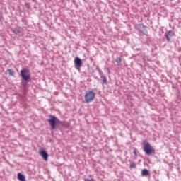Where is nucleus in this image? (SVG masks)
I'll return each instance as SVG.
<instances>
[{"mask_svg": "<svg viewBox=\"0 0 181 181\" xmlns=\"http://www.w3.org/2000/svg\"><path fill=\"white\" fill-rule=\"evenodd\" d=\"M84 98L86 103H93V101L95 100V93H94L93 90H89L85 94Z\"/></svg>", "mask_w": 181, "mask_h": 181, "instance_id": "obj_1", "label": "nucleus"}, {"mask_svg": "<svg viewBox=\"0 0 181 181\" xmlns=\"http://www.w3.org/2000/svg\"><path fill=\"white\" fill-rule=\"evenodd\" d=\"M144 151L145 152L146 155H151V153H155V148L151 146V144L146 143L144 144Z\"/></svg>", "mask_w": 181, "mask_h": 181, "instance_id": "obj_2", "label": "nucleus"}, {"mask_svg": "<svg viewBox=\"0 0 181 181\" xmlns=\"http://www.w3.org/2000/svg\"><path fill=\"white\" fill-rule=\"evenodd\" d=\"M21 74L22 78L25 81H28L30 78V75L29 74V71L28 69H23L21 71Z\"/></svg>", "mask_w": 181, "mask_h": 181, "instance_id": "obj_3", "label": "nucleus"}, {"mask_svg": "<svg viewBox=\"0 0 181 181\" xmlns=\"http://www.w3.org/2000/svg\"><path fill=\"white\" fill-rule=\"evenodd\" d=\"M48 122L52 128V129H54L56 128V117L51 116V118L48 119Z\"/></svg>", "mask_w": 181, "mask_h": 181, "instance_id": "obj_4", "label": "nucleus"}, {"mask_svg": "<svg viewBox=\"0 0 181 181\" xmlns=\"http://www.w3.org/2000/svg\"><path fill=\"white\" fill-rule=\"evenodd\" d=\"M74 64L76 67H81V66H83V62L81 61V59L76 57L74 59Z\"/></svg>", "mask_w": 181, "mask_h": 181, "instance_id": "obj_5", "label": "nucleus"}, {"mask_svg": "<svg viewBox=\"0 0 181 181\" xmlns=\"http://www.w3.org/2000/svg\"><path fill=\"white\" fill-rule=\"evenodd\" d=\"M165 36L168 42H170V37H172V36H175V33H173L172 30H168L165 34Z\"/></svg>", "mask_w": 181, "mask_h": 181, "instance_id": "obj_6", "label": "nucleus"}, {"mask_svg": "<svg viewBox=\"0 0 181 181\" xmlns=\"http://www.w3.org/2000/svg\"><path fill=\"white\" fill-rule=\"evenodd\" d=\"M40 156H42V158H43V159L45 160V162H47V159L49 158V154H47V152L45 151H42L40 153Z\"/></svg>", "mask_w": 181, "mask_h": 181, "instance_id": "obj_7", "label": "nucleus"}, {"mask_svg": "<svg viewBox=\"0 0 181 181\" xmlns=\"http://www.w3.org/2000/svg\"><path fill=\"white\" fill-rule=\"evenodd\" d=\"M17 176H18V180L19 181H26V178L25 177V175H22V173H18Z\"/></svg>", "mask_w": 181, "mask_h": 181, "instance_id": "obj_8", "label": "nucleus"}, {"mask_svg": "<svg viewBox=\"0 0 181 181\" xmlns=\"http://www.w3.org/2000/svg\"><path fill=\"white\" fill-rule=\"evenodd\" d=\"M149 175V170L148 169H143L141 170V176H148Z\"/></svg>", "mask_w": 181, "mask_h": 181, "instance_id": "obj_9", "label": "nucleus"}, {"mask_svg": "<svg viewBox=\"0 0 181 181\" xmlns=\"http://www.w3.org/2000/svg\"><path fill=\"white\" fill-rule=\"evenodd\" d=\"M135 168H136V164H135L134 162L130 163V168L135 169Z\"/></svg>", "mask_w": 181, "mask_h": 181, "instance_id": "obj_10", "label": "nucleus"}, {"mask_svg": "<svg viewBox=\"0 0 181 181\" xmlns=\"http://www.w3.org/2000/svg\"><path fill=\"white\" fill-rule=\"evenodd\" d=\"M115 62L117 64H121V57L116 58Z\"/></svg>", "mask_w": 181, "mask_h": 181, "instance_id": "obj_11", "label": "nucleus"}, {"mask_svg": "<svg viewBox=\"0 0 181 181\" xmlns=\"http://www.w3.org/2000/svg\"><path fill=\"white\" fill-rule=\"evenodd\" d=\"M7 71L10 76H13V72L12 71V69H7Z\"/></svg>", "mask_w": 181, "mask_h": 181, "instance_id": "obj_12", "label": "nucleus"}, {"mask_svg": "<svg viewBox=\"0 0 181 181\" xmlns=\"http://www.w3.org/2000/svg\"><path fill=\"white\" fill-rule=\"evenodd\" d=\"M133 153H134V154L135 155V157H136V158H138V153H136V148H134Z\"/></svg>", "mask_w": 181, "mask_h": 181, "instance_id": "obj_13", "label": "nucleus"}, {"mask_svg": "<svg viewBox=\"0 0 181 181\" xmlns=\"http://www.w3.org/2000/svg\"><path fill=\"white\" fill-rule=\"evenodd\" d=\"M13 33H16V35H18V33H21V31L14 30H13Z\"/></svg>", "mask_w": 181, "mask_h": 181, "instance_id": "obj_14", "label": "nucleus"}, {"mask_svg": "<svg viewBox=\"0 0 181 181\" xmlns=\"http://www.w3.org/2000/svg\"><path fill=\"white\" fill-rule=\"evenodd\" d=\"M103 81L105 83V84H107V78L105 76L103 77Z\"/></svg>", "mask_w": 181, "mask_h": 181, "instance_id": "obj_15", "label": "nucleus"}]
</instances>
